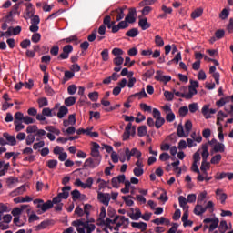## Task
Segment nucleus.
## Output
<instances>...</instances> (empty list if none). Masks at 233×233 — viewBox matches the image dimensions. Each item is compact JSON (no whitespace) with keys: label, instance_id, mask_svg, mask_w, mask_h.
I'll use <instances>...</instances> for the list:
<instances>
[{"label":"nucleus","instance_id":"obj_19","mask_svg":"<svg viewBox=\"0 0 233 233\" xmlns=\"http://www.w3.org/2000/svg\"><path fill=\"white\" fill-rule=\"evenodd\" d=\"M206 212L207 211H206L205 207H203L202 204L197 203V205L195 206V208H194V214L196 216H203Z\"/></svg>","mask_w":233,"mask_h":233},{"label":"nucleus","instance_id":"obj_62","mask_svg":"<svg viewBox=\"0 0 233 233\" xmlns=\"http://www.w3.org/2000/svg\"><path fill=\"white\" fill-rule=\"evenodd\" d=\"M31 41L33 43H39L41 41V34H39V33L33 34V35L31 37Z\"/></svg>","mask_w":233,"mask_h":233},{"label":"nucleus","instance_id":"obj_39","mask_svg":"<svg viewBox=\"0 0 233 233\" xmlns=\"http://www.w3.org/2000/svg\"><path fill=\"white\" fill-rule=\"evenodd\" d=\"M126 35L127 37H137V35H139V30L137 28H132L126 33Z\"/></svg>","mask_w":233,"mask_h":233},{"label":"nucleus","instance_id":"obj_52","mask_svg":"<svg viewBox=\"0 0 233 233\" xmlns=\"http://www.w3.org/2000/svg\"><path fill=\"white\" fill-rule=\"evenodd\" d=\"M92 208V205L90 204H86L84 206V214H86V219H88L90 218V210Z\"/></svg>","mask_w":233,"mask_h":233},{"label":"nucleus","instance_id":"obj_37","mask_svg":"<svg viewBox=\"0 0 233 233\" xmlns=\"http://www.w3.org/2000/svg\"><path fill=\"white\" fill-rule=\"evenodd\" d=\"M47 132H50L51 134H56V136H59L61 134V131L54 126H47L45 127Z\"/></svg>","mask_w":233,"mask_h":233},{"label":"nucleus","instance_id":"obj_31","mask_svg":"<svg viewBox=\"0 0 233 233\" xmlns=\"http://www.w3.org/2000/svg\"><path fill=\"white\" fill-rule=\"evenodd\" d=\"M201 15H203V8H201V7H198V8L195 9L191 13V17L193 19H198V17H201Z\"/></svg>","mask_w":233,"mask_h":233},{"label":"nucleus","instance_id":"obj_24","mask_svg":"<svg viewBox=\"0 0 233 233\" xmlns=\"http://www.w3.org/2000/svg\"><path fill=\"white\" fill-rule=\"evenodd\" d=\"M68 114V107L62 106L59 107L58 112L56 114L58 119H63L65 116Z\"/></svg>","mask_w":233,"mask_h":233},{"label":"nucleus","instance_id":"obj_28","mask_svg":"<svg viewBox=\"0 0 233 233\" xmlns=\"http://www.w3.org/2000/svg\"><path fill=\"white\" fill-rule=\"evenodd\" d=\"M147 133H148V127H147V126L138 127L137 128L138 137H145V136H147Z\"/></svg>","mask_w":233,"mask_h":233},{"label":"nucleus","instance_id":"obj_20","mask_svg":"<svg viewBox=\"0 0 233 233\" xmlns=\"http://www.w3.org/2000/svg\"><path fill=\"white\" fill-rule=\"evenodd\" d=\"M138 26L141 27V30H148L152 26L150 23H148V19L147 18H141L138 21Z\"/></svg>","mask_w":233,"mask_h":233},{"label":"nucleus","instance_id":"obj_57","mask_svg":"<svg viewBox=\"0 0 233 233\" xmlns=\"http://www.w3.org/2000/svg\"><path fill=\"white\" fill-rule=\"evenodd\" d=\"M10 28H11V32H12L13 35H19V34H21V31L23 30L21 25H18L15 27L11 26Z\"/></svg>","mask_w":233,"mask_h":233},{"label":"nucleus","instance_id":"obj_54","mask_svg":"<svg viewBox=\"0 0 233 233\" xmlns=\"http://www.w3.org/2000/svg\"><path fill=\"white\" fill-rule=\"evenodd\" d=\"M25 119V115L22 112H16L15 114V121H16V123H21V121H23Z\"/></svg>","mask_w":233,"mask_h":233},{"label":"nucleus","instance_id":"obj_50","mask_svg":"<svg viewBox=\"0 0 233 233\" xmlns=\"http://www.w3.org/2000/svg\"><path fill=\"white\" fill-rule=\"evenodd\" d=\"M193 163H199L201 161V149H198L194 155H193Z\"/></svg>","mask_w":233,"mask_h":233},{"label":"nucleus","instance_id":"obj_43","mask_svg":"<svg viewBox=\"0 0 233 233\" xmlns=\"http://www.w3.org/2000/svg\"><path fill=\"white\" fill-rule=\"evenodd\" d=\"M39 129V127H37V126L35 125H32V126H28L26 128V133L27 134H37V130Z\"/></svg>","mask_w":233,"mask_h":233},{"label":"nucleus","instance_id":"obj_64","mask_svg":"<svg viewBox=\"0 0 233 233\" xmlns=\"http://www.w3.org/2000/svg\"><path fill=\"white\" fill-rule=\"evenodd\" d=\"M230 14V11H228V9L225 8L221 11L219 17L220 19H227V17H228Z\"/></svg>","mask_w":233,"mask_h":233},{"label":"nucleus","instance_id":"obj_41","mask_svg":"<svg viewBox=\"0 0 233 233\" xmlns=\"http://www.w3.org/2000/svg\"><path fill=\"white\" fill-rule=\"evenodd\" d=\"M76 97L75 96H69L65 99V105L66 106H73V105H76Z\"/></svg>","mask_w":233,"mask_h":233},{"label":"nucleus","instance_id":"obj_5","mask_svg":"<svg viewBox=\"0 0 233 233\" xmlns=\"http://www.w3.org/2000/svg\"><path fill=\"white\" fill-rule=\"evenodd\" d=\"M34 205H36L37 214H45L47 210H50L54 207L52 200H47L45 202L44 199L36 198L33 201Z\"/></svg>","mask_w":233,"mask_h":233},{"label":"nucleus","instance_id":"obj_2","mask_svg":"<svg viewBox=\"0 0 233 233\" xmlns=\"http://www.w3.org/2000/svg\"><path fill=\"white\" fill-rule=\"evenodd\" d=\"M125 121L128 122L122 136L123 141H128L130 136H136V126L132 122L136 119L133 116H124Z\"/></svg>","mask_w":233,"mask_h":233},{"label":"nucleus","instance_id":"obj_45","mask_svg":"<svg viewBox=\"0 0 233 233\" xmlns=\"http://www.w3.org/2000/svg\"><path fill=\"white\" fill-rule=\"evenodd\" d=\"M96 183H98V190H103V188H106V187H108V182L101 179V178H98L96 180Z\"/></svg>","mask_w":233,"mask_h":233},{"label":"nucleus","instance_id":"obj_27","mask_svg":"<svg viewBox=\"0 0 233 233\" xmlns=\"http://www.w3.org/2000/svg\"><path fill=\"white\" fill-rule=\"evenodd\" d=\"M213 152L218 154V152L223 153L225 152V144L218 142L217 144L214 145L213 147Z\"/></svg>","mask_w":233,"mask_h":233},{"label":"nucleus","instance_id":"obj_15","mask_svg":"<svg viewBox=\"0 0 233 233\" xmlns=\"http://www.w3.org/2000/svg\"><path fill=\"white\" fill-rule=\"evenodd\" d=\"M136 15H137L136 8H130L128 14L125 18V21L129 24L136 23Z\"/></svg>","mask_w":233,"mask_h":233},{"label":"nucleus","instance_id":"obj_32","mask_svg":"<svg viewBox=\"0 0 233 233\" xmlns=\"http://www.w3.org/2000/svg\"><path fill=\"white\" fill-rule=\"evenodd\" d=\"M155 45H156V46H158L160 48L162 46H165V40H163V37H161V35H157L155 36Z\"/></svg>","mask_w":233,"mask_h":233},{"label":"nucleus","instance_id":"obj_38","mask_svg":"<svg viewBox=\"0 0 233 233\" xmlns=\"http://www.w3.org/2000/svg\"><path fill=\"white\" fill-rule=\"evenodd\" d=\"M205 199H207V191H202L198 196L197 203L203 205V202H205Z\"/></svg>","mask_w":233,"mask_h":233},{"label":"nucleus","instance_id":"obj_33","mask_svg":"<svg viewBox=\"0 0 233 233\" xmlns=\"http://www.w3.org/2000/svg\"><path fill=\"white\" fill-rule=\"evenodd\" d=\"M116 12L117 14L116 18V22H119L121 21V19H124L125 17V9L124 8H118L116 9Z\"/></svg>","mask_w":233,"mask_h":233},{"label":"nucleus","instance_id":"obj_8","mask_svg":"<svg viewBox=\"0 0 233 233\" xmlns=\"http://www.w3.org/2000/svg\"><path fill=\"white\" fill-rule=\"evenodd\" d=\"M203 223H211L209 228H208V230L209 232H214V230L216 228H218V227H219V218H207L203 220Z\"/></svg>","mask_w":233,"mask_h":233},{"label":"nucleus","instance_id":"obj_51","mask_svg":"<svg viewBox=\"0 0 233 233\" xmlns=\"http://www.w3.org/2000/svg\"><path fill=\"white\" fill-rule=\"evenodd\" d=\"M178 114L180 117H185L187 114H188V107L187 106H184L178 109Z\"/></svg>","mask_w":233,"mask_h":233},{"label":"nucleus","instance_id":"obj_6","mask_svg":"<svg viewBox=\"0 0 233 233\" xmlns=\"http://www.w3.org/2000/svg\"><path fill=\"white\" fill-rule=\"evenodd\" d=\"M57 116V113L54 111V109H51L50 107H44L42 109V113L36 115V120L40 121V123H46V125H48V121H46V117H54Z\"/></svg>","mask_w":233,"mask_h":233},{"label":"nucleus","instance_id":"obj_25","mask_svg":"<svg viewBox=\"0 0 233 233\" xmlns=\"http://www.w3.org/2000/svg\"><path fill=\"white\" fill-rule=\"evenodd\" d=\"M102 25H104V26H107V28L110 29L112 26H114V25H116V22H112V17H110V15H106L105 16Z\"/></svg>","mask_w":233,"mask_h":233},{"label":"nucleus","instance_id":"obj_34","mask_svg":"<svg viewBox=\"0 0 233 233\" xmlns=\"http://www.w3.org/2000/svg\"><path fill=\"white\" fill-rule=\"evenodd\" d=\"M228 224L225 220L220 221V224L218 226V230L220 233H225L228 230Z\"/></svg>","mask_w":233,"mask_h":233},{"label":"nucleus","instance_id":"obj_26","mask_svg":"<svg viewBox=\"0 0 233 233\" xmlns=\"http://www.w3.org/2000/svg\"><path fill=\"white\" fill-rule=\"evenodd\" d=\"M127 216L130 219H133V221H137L141 218V210L136 209L135 213H127Z\"/></svg>","mask_w":233,"mask_h":233},{"label":"nucleus","instance_id":"obj_42","mask_svg":"<svg viewBox=\"0 0 233 233\" xmlns=\"http://www.w3.org/2000/svg\"><path fill=\"white\" fill-rule=\"evenodd\" d=\"M164 125H165V118H163V116L156 118V121H155L156 128L159 129Z\"/></svg>","mask_w":233,"mask_h":233},{"label":"nucleus","instance_id":"obj_60","mask_svg":"<svg viewBox=\"0 0 233 233\" xmlns=\"http://www.w3.org/2000/svg\"><path fill=\"white\" fill-rule=\"evenodd\" d=\"M200 170H210V162H208L207 160H202Z\"/></svg>","mask_w":233,"mask_h":233},{"label":"nucleus","instance_id":"obj_56","mask_svg":"<svg viewBox=\"0 0 233 233\" xmlns=\"http://www.w3.org/2000/svg\"><path fill=\"white\" fill-rule=\"evenodd\" d=\"M164 97L167 99V101H174V93L170 91H165Z\"/></svg>","mask_w":233,"mask_h":233},{"label":"nucleus","instance_id":"obj_61","mask_svg":"<svg viewBox=\"0 0 233 233\" xmlns=\"http://www.w3.org/2000/svg\"><path fill=\"white\" fill-rule=\"evenodd\" d=\"M140 108L143 110V112H152V106L147 105L146 103H141Z\"/></svg>","mask_w":233,"mask_h":233},{"label":"nucleus","instance_id":"obj_46","mask_svg":"<svg viewBox=\"0 0 233 233\" xmlns=\"http://www.w3.org/2000/svg\"><path fill=\"white\" fill-rule=\"evenodd\" d=\"M88 98L90 101L96 102L97 99H99V93L96 91L91 92L88 94Z\"/></svg>","mask_w":233,"mask_h":233},{"label":"nucleus","instance_id":"obj_9","mask_svg":"<svg viewBox=\"0 0 233 233\" xmlns=\"http://www.w3.org/2000/svg\"><path fill=\"white\" fill-rule=\"evenodd\" d=\"M72 52H74V47L72 46V45H66L63 47V52L58 56L57 59H68Z\"/></svg>","mask_w":233,"mask_h":233},{"label":"nucleus","instance_id":"obj_36","mask_svg":"<svg viewBox=\"0 0 233 233\" xmlns=\"http://www.w3.org/2000/svg\"><path fill=\"white\" fill-rule=\"evenodd\" d=\"M39 108H45L48 106V99L46 97H41L37 100Z\"/></svg>","mask_w":233,"mask_h":233},{"label":"nucleus","instance_id":"obj_48","mask_svg":"<svg viewBox=\"0 0 233 233\" xmlns=\"http://www.w3.org/2000/svg\"><path fill=\"white\" fill-rule=\"evenodd\" d=\"M112 54L113 56H116V57H121L125 54V51H123L121 48L115 47L112 50Z\"/></svg>","mask_w":233,"mask_h":233},{"label":"nucleus","instance_id":"obj_29","mask_svg":"<svg viewBox=\"0 0 233 233\" xmlns=\"http://www.w3.org/2000/svg\"><path fill=\"white\" fill-rule=\"evenodd\" d=\"M157 81H160L161 83H164L165 85H167V83H168V81L172 80V77L170 76H163V75H157L156 76Z\"/></svg>","mask_w":233,"mask_h":233},{"label":"nucleus","instance_id":"obj_22","mask_svg":"<svg viewBox=\"0 0 233 233\" xmlns=\"http://www.w3.org/2000/svg\"><path fill=\"white\" fill-rule=\"evenodd\" d=\"M216 196H218L220 203L222 205H225V202L227 201L228 196H227L226 193H223V189L218 188L216 190Z\"/></svg>","mask_w":233,"mask_h":233},{"label":"nucleus","instance_id":"obj_4","mask_svg":"<svg viewBox=\"0 0 233 233\" xmlns=\"http://www.w3.org/2000/svg\"><path fill=\"white\" fill-rule=\"evenodd\" d=\"M141 151H139L137 148L134 147L130 150V148L126 147L125 148V155H120V161L121 163H125L126 161H130L132 159V157H137V159H141Z\"/></svg>","mask_w":233,"mask_h":233},{"label":"nucleus","instance_id":"obj_58","mask_svg":"<svg viewBox=\"0 0 233 233\" xmlns=\"http://www.w3.org/2000/svg\"><path fill=\"white\" fill-rule=\"evenodd\" d=\"M76 92H77V86L76 85H71L67 87V94H69V96H74Z\"/></svg>","mask_w":233,"mask_h":233},{"label":"nucleus","instance_id":"obj_7","mask_svg":"<svg viewBox=\"0 0 233 233\" xmlns=\"http://www.w3.org/2000/svg\"><path fill=\"white\" fill-rule=\"evenodd\" d=\"M74 185H75L76 187H81V188H84V189H85V188H92V186L94 185V178H93L92 177H89L86 179V183L83 182V181H81V179L76 178V179L75 180Z\"/></svg>","mask_w":233,"mask_h":233},{"label":"nucleus","instance_id":"obj_63","mask_svg":"<svg viewBox=\"0 0 233 233\" xmlns=\"http://www.w3.org/2000/svg\"><path fill=\"white\" fill-rule=\"evenodd\" d=\"M66 43H75V45H77V35H71L66 39H64Z\"/></svg>","mask_w":233,"mask_h":233},{"label":"nucleus","instance_id":"obj_53","mask_svg":"<svg viewBox=\"0 0 233 233\" xmlns=\"http://www.w3.org/2000/svg\"><path fill=\"white\" fill-rule=\"evenodd\" d=\"M188 109H189V112H191V114H196V112L199 110V106H198L197 103H192V104H189Z\"/></svg>","mask_w":233,"mask_h":233},{"label":"nucleus","instance_id":"obj_3","mask_svg":"<svg viewBox=\"0 0 233 233\" xmlns=\"http://www.w3.org/2000/svg\"><path fill=\"white\" fill-rule=\"evenodd\" d=\"M192 121L187 120L184 124L179 123L177 127V136L178 137H188L190 136V132H192Z\"/></svg>","mask_w":233,"mask_h":233},{"label":"nucleus","instance_id":"obj_35","mask_svg":"<svg viewBox=\"0 0 233 233\" xmlns=\"http://www.w3.org/2000/svg\"><path fill=\"white\" fill-rule=\"evenodd\" d=\"M222 158L223 157L221 156V154H217L214 157H212L210 163L211 165H219Z\"/></svg>","mask_w":233,"mask_h":233},{"label":"nucleus","instance_id":"obj_18","mask_svg":"<svg viewBox=\"0 0 233 233\" xmlns=\"http://www.w3.org/2000/svg\"><path fill=\"white\" fill-rule=\"evenodd\" d=\"M70 190L72 187L70 186H66L62 188V192L58 194L62 199H68V196H70Z\"/></svg>","mask_w":233,"mask_h":233},{"label":"nucleus","instance_id":"obj_13","mask_svg":"<svg viewBox=\"0 0 233 233\" xmlns=\"http://www.w3.org/2000/svg\"><path fill=\"white\" fill-rule=\"evenodd\" d=\"M196 88H199V82L196 81V80H190V86H188V94L189 96L192 97H194V96H196V94H198V89Z\"/></svg>","mask_w":233,"mask_h":233},{"label":"nucleus","instance_id":"obj_17","mask_svg":"<svg viewBox=\"0 0 233 233\" xmlns=\"http://www.w3.org/2000/svg\"><path fill=\"white\" fill-rule=\"evenodd\" d=\"M131 227L133 228H138V230H141V232H145V230H147L148 225L145 222H132Z\"/></svg>","mask_w":233,"mask_h":233},{"label":"nucleus","instance_id":"obj_11","mask_svg":"<svg viewBox=\"0 0 233 233\" xmlns=\"http://www.w3.org/2000/svg\"><path fill=\"white\" fill-rule=\"evenodd\" d=\"M188 88L187 86L180 87V91H176V89H173L174 96H177V97H183L184 99H192V96L187 91Z\"/></svg>","mask_w":233,"mask_h":233},{"label":"nucleus","instance_id":"obj_16","mask_svg":"<svg viewBox=\"0 0 233 233\" xmlns=\"http://www.w3.org/2000/svg\"><path fill=\"white\" fill-rule=\"evenodd\" d=\"M26 13H25V19H32L34 15L35 14V9L34 8V5L32 3H26Z\"/></svg>","mask_w":233,"mask_h":233},{"label":"nucleus","instance_id":"obj_47","mask_svg":"<svg viewBox=\"0 0 233 233\" xmlns=\"http://www.w3.org/2000/svg\"><path fill=\"white\" fill-rule=\"evenodd\" d=\"M113 63L116 66H121V65L125 63V58H123V56H116L113 59Z\"/></svg>","mask_w":233,"mask_h":233},{"label":"nucleus","instance_id":"obj_59","mask_svg":"<svg viewBox=\"0 0 233 233\" xmlns=\"http://www.w3.org/2000/svg\"><path fill=\"white\" fill-rule=\"evenodd\" d=\"M46 166L48 167V168L54 169L56 168V167H57V160L56 159L48 160L46 162Z\"/></svg>","mask_w":233,"mask_h":233},{"label":"nucleus","instance_id":"obj_10","mask_svg":"<svg viewBox=\"0 0 233 233\" xmlns=\"http://www.w3.org/2000/svg\"><path fill=\"white\" fill-rule=\"evenodd\" d=\"M201 112L205 119H211L212 114H216L218 110L214 108H210V105H204L202 106Z\"/></svg>","mask_w":233,"mask_h":233},{"label":"nucleus","instance_id":"obj_1","mask_svg":"<svg viewBox=\"0 0 233 233\" xmlns=\"http://www.w3.org/2000/svg\"><path fill=\"white\" fill-rule=\"evenodd\" d=\"M99 148H101V146H99L97 142L92 143L91 157L85 161L84 167L86 168H97V167L101 165L103 157H101V153H99Z\"/></svg>","mask_w":233,"mask_h":233},{"label":"nucleus","instance_id":"obj_14","mask_svg":"<svg viewBox=\"0 0 233 233\" xmlns=\"http://www.w3.org/2000/svg\"><path fill=\"white\" fill-rule=\"evenodd\" d=\"M3 137L7 141V145H9V147H15V145H17L15 136H11L8 132H5L3 133Z\"/></svg>","mask_w":233,"mask_h":233},{"label":"nucleus","instance_id":"obj_30","mask_svg":"<svg viewBox=\"0 0 233 233\" xmlns=\"http://www.w3.org/2000/svg\"><path fill=\"white\" fill-rule=\"evenodd\" d=\"M152 223H154L155 225H163L164 223H166V225H169L170 220L165 218V217H161L160 218L154 219Z\"/></svg>","mask_w":233,"mask_h":233},{"label":"nucleus","instance_id":"obj_44","mask_svg":"<svg viewBox=\"0 0 233 233\" xmlns=\"http://www.w3.org/2000/svg\"><path fill=\"white\" fill-rule=\"evenodd\" d=\"M133 174L137 177H141V176H143V174H145V170L143 169V167H135L133 169Z\"/></svg>","mask_w":233,"mask_h":233},{"label":"nucleus","instance_id":"obj_40","mask_svg":"<svg viewBox=\"0 0 233 233\" xmlns=\"http://www.w3.org/2000/svg\"><path fill=\"white\" fill-rule=\"evenodd\" d=\"M85 228L86 230V233H92L94 230H96V226L94 224H90L89 221H86Z\"/></svg>","mask_w":233,"mask_h":233},{"label":"nucleus","instance_id":"obj_55","mask_svg":"<svg viewBox=\"0 0 233 233\" xmlns=\"http://www.w3.org/2000/svg\"><path fill=\"white\" fill-rule=\"evenodd\" d=\"M101 56H102V61H108V59H110L109 57V51L107 48L104 49L101 52Z\"/></svg>","mask_w":233,"mask_h":233},{"label":"nucleus","instance_id":"obj_23","mask_svg":"<svg viewBox=\"0 0 233 233\" xmlns=\"http://www.w3.org/2000/svg\"><path fill=\"white\" fill-rule=\"evenodd\" d=\"M178 203H179V207H181L183 210H188L189 207L188 205H187L188 203V201L187 200V198L183 196L178 197Z\"/></svg>","mask_w":233,"mask_h":233},{"label":"nucleus","instance_id":"obj_12","mask_svg":"<svg viewBox=\"0 0 233 233\" xmlns=\"http://www.w3.org/2000/svg\"><path fill=\"white\" fill-rule=\"evenodd\" d=\"M97 199L106 207H108L110 203V194L109 193H103L101 191L97 192Z\"/></svg>","mask_w":233,"mask_h":233},{"label":"nucleus","instance_id":"obj_21","mask_svg":"<svg viewBox=\"0 0 233 233\" xmlns=\"http://www.w3.org/2000/svg\"><path fill=\"white\" fill-rule=\"evenodd\" d=\"M201 150L202 161H207L208 156H210V153L208 152V144H203Z\"/></svg>","mask_w":233,"mask_h":233},{"label":"nucleus","instance_id":"obj_49","mask_svg":"<svg viewBox=\"0 0 233 233\" xmlns=\"http://www.w3.org/2000/svg\"><path fill=\"white\" fill-rule=\"evenodd\" d=\"M14 125L15 127V132H21V130H25V125H23V122L14 121Z\"/></svg>","mask_w":233,"mask_h":233}]
</instances>
